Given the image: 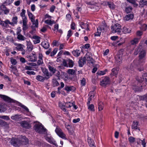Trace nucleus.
<instances>
[{
  "label": "nucleus",
  "mask_w": 147,
  "mask_h": 147,
  "mask_svg": "<svg viewBox=\"0 0 147 147\" xmlns=\"http://www.w3.org/2000/svg\"><path fill=\"white\" fill-rule=\"evenodd\" d=\"M74 88L73 86H65V89L67 92H69L72 90H74Z\"/></svg>",
  "instance_id": "obj_29"
},
{
  "label": "nucleus",
  "mask_w": 147,
  "mask_h": 147,
  "mask_svg": "<svg viewBox=\"0 0 147 147\" xmlns=\"http://www.w3.org/2000/svg\"><path fill=\"white\" fill-rule=\"evenodd\" d=\"M143 78H141V79L139 80L138 81L140 82H142L144 80H145V81L147 82V73H145L143 74L142 75Z\"/></svg>",
  "instance_id": "obj_20"
},
{
  "label": "nucleus",
  "mask_w": 147,
  "mask_h": 147,
  "mask_svg": "<svg viewBox=\"0 0 147 147\" xmlns=\"http://www.w3.org/2000/svg\"><path fill=\"white\" fill-rule=\"evenodd\" d=\"M86 63V62L85 57H83V58L82 57H81L78 61L79 66L80 67H82L83 66L84 64Z\"/></svg>",
  "instance_id": "obj_15"
},
{
  "label": "nucleus",
  "mask_w": 147,
  "mask_h": 147,
  "mask_svg": "<svg viewBox=\"0 0 147 147\" xmlns=\"http://www.w3.org/2000/svg\"><path fill=\"white\" fill-rule=\"evenodd\" d=\"M72 34V31L71 30H70L68 31V34L67 36V40H68L69 38L71 36Z\"/></svg>",
  "instance_id": "obj_59"
},
{
  "label": "nucleus",
  "mask_w": 147,
  "mask_h": 147,
  "mask_svg": "<svg viewBox=\"0 0 147 147\" xmlns=\"http://www.w3.org/2000/svg\"><path fill=\"white\" fill-rule=\"evenodd\" d=\"M10 142L11 144L13 146L16 147L18 146V138H13L11 139Z\"/></svg>",
  "instance_id": "obj_9"
},
{
  "label": "nucleus",
  "mask_w": 147,
  "mask_h": 147,
  "mask_svg": "<svg viewBox=\"0 0 147 147\" xmlns=\"http://www.w3.org/2000/svg\"><path fill=\"white\" fill-rule=\"evenodd\" d=\"M107 5L111 9H114L115 8V5L111 2H107Z\"/></svg>",
  "instance_id": "obj_34"
},
{
  "label": "nucleus",
  "mask_w": 147,
  "mask_h": 147,
  "mask_svg": "<svg viewBox=\"0 0 147 147\" xmlns=\"http://www.w3.org/2000/svg\"><path fill=\"white\" fill-rule=\"evenodd\" d=\"M132 9V8L131 7H126L125 11L127 13H130Z\"/></svg>",
  "instance_id": "obj_50"
},
{
  "label": "nucleus",
  "mask_w": 147,
  "mask_h": 147,
  "mask_svg": "<svg viewBox=\"0 0 147 147\" xmlns=\"http://www.w3.org/2000/svg\"><path fill=\"white\" fill-rule=\"evenodd\" d=\"M129 141L131 143H133L135 141V138L131 136L128 138Z\"/></svg>",
  "instance_id": "obj_53"
},
{
  "label": "nucleus",
  "mask_w": 147,
  "mask_h": 147,
  "mask_svg": "<svg viewBox=\"0 0 147 147\" xmlns=\"http://www.w3.org/2000/svg\"><path fill=\"white\" fill-rule=\"evenodd\" d=\"M72 53L74 56L78 57L80 55V52L79 50H77L73 51H72Z\"/></svg>",
  "instance_id": "obj_28"
},
{
  "label": "nucleus",
  "mask_w": 147,
  "mask_h": 147,
  "mask_svg": "<svg viewBox=\"0 0 147 147\" xmlns=\"http://www.w3.org/2000/svg\"><path fill=\"white\" fill-rule=\"evenodd\" d=\"M46 139V140L51 144L54 145L56 146H58V145L56 143V141L52 137H47Z\"/></svg>",
  "instance_id": "obj_13"
},
{
  "label": "nucleus",
  "mask_w": 147,
  "mask_h": 147,
  "mask_svg": "<svg viewBox=\"0 0 147 147\" xmlns=\"http://www.w3.org/2000/svg\"><path fill=\"white\" fill-rule=\"evenodd\" d=\"M103 106L102 102H100L98 104V109L99 111H101L103 109Z\"/></svg>",
  "instance_id": "obj_46"
},
{
  "label": "nucleus",
  "mask_w": 147,
  "mask_h": 147,
  "mask_svg": "<svg viewBox=\"0 0 147 147\" xmlns=\"http://www.w3.org/2000/svg\"><path fill=\"white\" fill-rule=\"evenodd\" d=\"M18 18L17 16L13 17L12 20V22H10L8 20H7V25H8V24H9L12 26H14L15 24H17L18 22Z\"/></svg>",
  "instance_id": "obj_8"
},
{
  "label": "nucleus",
  "mask_w": 147,
  "mask_h": 147,
  "mask_svg": "<svg viewBox=\"0 0 147 147\" xmlns=\"http://www.w3.org/2000/svg\"><path fill=\"white\" fill-rule=\"evenodd\" d=\"M6 38L8 41L13 42V38L11 36H9L7 37Z\"/></svg>",
  "instance_id": "obj_57"
},
{
  "label": "nucleus",
  "mask_w": 147,
  "mask_h": 147,
  "mask_svg": "<svg viewBox=\"0 0 147 147\" xmlns=\"http://www.w3.org/2000/svg\"><path fill=\"white\" fill-rule=\"evenodd\" d=\"M80 25L82 28L86 29L87 31L89 30V28H88L89 26L88 24L81 22L80 23Z\"/></svg>",
  "instance_id": "obj_16"
},
{
  "label": "nucleus",
  "mask_w": 147,
  "mask_h": 147,
  "mask_svg": "<svg viewBox=\"0 0 147 147\" xmlns=\"http://www.w3.org/2000/svg\"><path fill=\"white\" fill-rule=\"evenodd\" d=\"M52 82L53 86H58L59 85V83L56 79H53Z\"/></svg>",
  "instance_id": "obj_45"
},
{
  "label": "nucleus",
  "mask_w": 147,
  "mask_h": 147,
  "mask_svg": "<svg viewBox=\"0 0 147 147\" xmlns=\"http://www.w3.org/2000/svg\"><path fill=\"white\" fill-rule=\"evenodd\" d=\"M28 144V139L25 136H21L19 137V146L21 144L27 146Z\"/></svg>",
  "instance_id": "obj_3"
},
{
  "label": "nucleus",
  "mask_w": 147,
  "mask_h": 147,
  "mask_svg": "<svg viewBox=\"0 0 147 147\" xmlns=\"http://www.w3.org/2000/svg\"><path fill=\"white\" fill-rule=\"evenodd\" d=\"M138 38H135L132 40L130 41L131 45H134L137 44L138 42Z\"/></svg>",
  "instance_id": "obj_36"
},
{
  "label": "nucleus",
  "mask_w": 147,
  "mask_h": 147,
  "mask_svg": "<svg viewBox=\"0 0 147 147\" xmlns=\"http://www.w3.org/2000/svg\"><path fill=\"white\" fill-rule=\"evenodd\" d=\"M88 142L90 147H96L94 145V142L93 140L91 139H88Z\"/></svg>",
  "instance_id": "obj_40"
},
{
  "label": "nucleus",
  "mask_w": 147,
  "mask_h": 147,
  "mask_svg": "<svg viewBox=\"0 0 147 147\" xmlns=\"http://www.w3.org/2000/svg\"><path fill=\"white\" fill-rule=\"evenodd\" d=\"M19 106L22 107L25 111L27 112H29V110L28 108L20 102H19Z\"/></svg>",
  "instance_id": "obj_41"
},
{
  "label": "nucleus",
  "mask_w": 147,
  "mask_h": 147,
  "mask_svg": "<svg viewBox=\"0 0 147 147\" xmlns=\"http://www.w3.org/2000/svg\"><path fill=\"white\" fill-rule=\"evenodd\" d=\"M110 80L109 78L107 76H105L103 78L102 80L100 82V85L101 86L105 87L108 84L110 83Z\"/></svg>",
  "instance_id": "obj_4"
},
{
  "label": "nucleus",
  "mask_w": 147,
  "mask_h": 147,
  "mask_svg": "<svg viewBox=\"0 0 147 147\" xmlns=\"http://www.w3.org/2000/svg\"><path fill=\"white\" fill-rule=\"evenodd\" d=\"M7 20L5 21H1L0 20V24L3 26L7 28L9 26V25H7Z\"/></svg>",
  "instance_id": "obj_30"
},
{
  "label": "nucleus",
  "mask_w": 147,
  "mask_h": 147,
  "mask_svg": "<svg viewBox=\"0 0 147 147\" xmlns=\"http://www.w3.org/2000/svg\"><path fill=\"white\" fill-rule=\"evenodd\" d=\"M36 79L38 80L41 82H43L45 80H46L45 77H43L40 75L37 76Z\"/></svg>",
  "instance_id": "obj_25"
},
{
  "label": "nucleus",
  "mask_w": 147,
  "mask_h": 147,
  "mask_svg": "<svg viewBox=\"0 0 147 147\" xmlns=\"http://www.w3.org/2000/svg\"><path fill=\"white\" fill-rule=\"evenodd\" d=\"M111 29L112 33H117L120 34L121 32V26L119 24L116 23L114 25L111 26Z\"/></svg>",
  "instance_id": "obj_2"
},
{
  "label": "nucleus",
  "mask_w": 147,
  "mask_h": 147,
  "mask_svg": "<svg viewBox=\"0 0 147 147\" xmlns=\"http://www.w3.org/2000/svg\"><path fill=\"white\" fill-rule=\"evenodd\" d=\"M26 38L24 36L21 34H19V40H24Z\"/></svg>",
  "instance_id": "obj_54"
},
{
  "label": "nucleus",
  "mask_w": 147,
  "mask_h": 147,
  "mask_svg": "<svg viewBox=\"0 0 147 147\" xmlns=\"http://www.w3.org/2000/svg\"><path fill=\"white\" fill-rule=\"evenodd\" d=\"M33 38L35 39V40L33 41L34 44H36L39 43L40 42V37H39L36 36H33Z\"/></svg>",
  "instance_id": "obj_22"
},
{
  "label": "nucleus",
  "mask_w": 147,
  "mask_h": 147,
  "mask_svg": "<svg viewBox=\"0 0 147 147\" xmlns=\"http://www.w3.org/2000/svg\"><path fill=\"white\" fill-rule=\"evenodd\" d=\"M115 58L118 65L119 64L121 63L122 59L121 57L117 56L115 57Z\"/></svg>",
  "instance_id": "obj_43"
},
{
  "label": "nucleus",
  "mask_w": 147,
  "mask_h": 147,
  "mask_svg": "<svg viewBox=\"0 0 147 147\" xmlns=\"http://www.w3.org/2000/svg\"><path fill=\"white\" fill-rule=\"evenodd\" d=\"M6 105L4 104H0V112L5 111L6 109Z\"/></svg>",
  "instance_id": "obj_33"
},
{
  "label": "nucleus",
  "mask_w": 147,
  "mask_h": 147,
  "mask_svg": "<svg viewBox=\"0 0 147 147\" xmlns=\"http://www.w3.org/2000/svg\"><path fill=\"white\" fill-rule=\"evenodd\" d=\"M81 84L82 86H84L86 84V79L83 78L81 80Z\"/></svg>",
  "instance_id": "obj_52"
},
{
  "label": "nucleus",
  "mask_w": 147,
  "mask_h": 147,
  "mask_svg": "<svg viewBox=\"0 0 147 147\" xmlns=\"http://www.w3.org/2000/svg\"><path fill=\"white\" fill-rule=\"evenodd\" d=\"M55 131L57 134L61 138L66 139L65 135L63 133L61 129L57 126L55 130Z\"/></svg>",
  "instance_id": "obj_5"
},
{
  "label": "nucleus",
  "mask_w": 147,
  "mask_h": 147,
  "mask_svg": "<svg viewBox=\"0 0 147 147\" xmlns=\"http://www.w3.org/2000/svg\"><path fill=\"white\" fill-rule=\"evenodd\" d=\"M70 103H71V102H70L66 103L65 104V107L67 108L71 107L73 105L72 103H71V105L70 104Z\"/></svg>",
  "instance_id": "obj_61"
},
{
  "label": "nucleus",
  "mask_w": 147,
  "mask_h": 147,
  "mask_svg": "<svg viewBox=\"0 0 147 147\" xmlns=\"http://www.w3.org/2000/svg\"><path fill=\"white\" fill-rule=\"evenodd\" d=\"M145 5L147 6V0H140L139 3V7H143Z\"/></svg>",
  "instance_id": "obj_17"
},
{
  "label": "nucleus",
  "mask_w": 147,
  "mask_h": 147,
  "mask_svg": "<svg viewBox=\"0 0 147 147\" xmlns=\"http://www.w3.org/2000/svg\"><path fill=\"white\" fill-rule=\"evenodd\" d=\"M146 55V52L145 50H142L139 53V61L142 62L144 60V58Z\"/></svg>",
  "instance_id": "obj_10"
},
{
  "label": "nucleus",
  "mask_w": 147,
  "mask_h": 147,
  "mask_svg": "<svg viewBox=\"0 0 147 147\" xmlns=\"http://www.w3.org/2000/svg\"><path fill=\"white\" fill-rule=\"evenodd\" d=\"M96 74L98 75H104L105 74V71H98Z\"/></svg>",
  "instance_id": "obj_58"
},
{
  "label": "nucleus",
  "mask_w": 147,
  "mask_h": 147,
  "mask_svg": "<svg viewBox=\"0 0 147 147\" xmlns=\"http://www.w3.org/2000/svg\"><path fill=\"white\" fill-rule=\"evenodd\" d=\"M25 13L26 11L23 9H22V12L20 13V16L22 18V20H27L26 17L25 16Z\"/></svg>",
  "instance_id": "obj_21"
},
{
  "label": "nucleus",
  "mask_w": 147,
  "mask_h": 147,
  "mask_svg": "<svg viewBox=\"0 0 147 147\" xmlns=\"http://www.w3.org/2000/svg\"><path fill=\"white\" fill-rule=\"evenodd\" d=\"M42 70L43 74V76H45L46 80L48 79L52 75L51 74L49 73L47 69L45 68H42Z\"/></svg>",
  "instance_id": "obj_6"
},
{
  "label": "nucleus",
  "mask_w": 147,
  "mask_h": 147,
  "mask_svg": "<svg viewBox=\"0 0 147 147\" xmlns=\"http://www.w3.org/2000/svg\"><path fill=\"white\" fill-rule=\"evenodd\" d=\"M88 109L90 111H94V105L92 104L89 105L88 106Z\"/></svg>",
  "instance_id": "obj_47"
},
{
  "label": "nucleus",
  "mask_w": 147,
  "mask_h": 147,
  "mask_svg": "<svg viewBox=\"0 0 147 147\" xmlns=\"http://www.w3.org/2000/svg\"><path fill=\"white\" fill-rule=\"evenodd\" d=\"M34 128L35 131L40 134H44L47 129L45 128L41 123L36 124L34 126Z\"/></svg>",
  "instance_id": "obj_1"
},
{
  "label": "nucleus",
  "mask_w": 147,
  "mask_h": 147,
  "mask_svg": "<svg viewBox=\"0 0 147 147\" xmlns=\"http://www.w3.org/2000/svg\"><path fill=\"white\" fill-rule=\"evenodd\" d=\"M41 45L46 49H48L49 46V43L46 41H45L42 42Z\"/></svg>",
  "instance_id": "obj_19"
},
{
  "label": "nucleus",
  "mask_w": 147,
  "mask_h": 147,
  "mask_svg": "<svg viewBox=\"0 0 147 147\" xmlns=\"http://www.w3.org/2000/svg\"><path fill=\"white\" fill-rule=\"evenodd\" d=\"M28 13L29 17L30 19L31 22L34 21L35 17L33 16L32 14L30 12H28Z\"/></svg>",
  "instance_id": "obj_38"
},
{
  "label": "nucleus",
  "mask_w": 147,
  "mask_h": 147,
  "mask_svg": "<svg viewBox=\"0 0 147 147\" xmlns=\"http://www.w3.org/2000/svg\"><path fill=\"white\" fill-rule=\"evenodd\" d=\"M33 48V46L30 42L27 43V49L29 51H31Z\"/></svg>",
  "instance_id": "obj_32"
},
{
  "label": "nucleus",
  "mask_w": 147,
  "mask_h": 147,
  "mask_svg": "<svg viewBox=\"0 0 147 147\" xmlns=\"http://www.w3.org/2000/svg\"><path fill=\"white\" fill-rule=\"evenodd\" d=\"M140 46H138L136 48L134 52V54L135 55H137L138 54V53L141 50V47Z\"/></svg>",
  "instance_id": "obj_39"
},
{
  "label": "nucleus",
  "mask_w": 147,
  "mask_h": 147,
  "mask_svg": "<svg viewBox=\"0 0 147 147\" xmlns=\"http://www.w3.org/2000/svg\"><path fill=\"white\" fill-rule=\"evenodd\" d=\"M138 122L136 121V122H135L134 121L133 123V124L132 125L131 127L132 129H137L139 130H140V129L139 128H137V126L138 124Z\"/></svg>",
  "instance_id": "obj_27"
},
{
  "label": "nucleus",
  "mask_w": 147,
  "mask_h": 147,
  "mask_svg": "<svg viewBox=\"0 0 147 147\" xmlns=\"http://www.w3.org/2000/svg\"><path fill=\"white\" fill-rule=\"evenodd\" d=\"M13 70V74H15L16 76H18V70L16 68V67L14 66L12 67Z\"/></svg>",
  "instance_id": "obj_44"
},
{
  "label": "nucleus",
  "mask_w": 147,
  "mask_h": 147,
  "mask_svg": "<svg viewBox=\"0 0 147 147\" xmlns=\"http://www.w3.org/2000/svg\"><path fill=\"white\" fill-rule=\"evenodd\" d=\"M0 97L4 101L7 102H14V100H13V99H12L7 96L3 95H0Z\"/></svg>",
  "instance_id": "obj_12"
},
{
  "label": "nucleus",
  "mask_w": 147,
  "mask_h": 147,
  "mask_svg": "<svg viewBox=\"0 0 147 147\" xmlns=\"http://www.w3.org/2000/svg\"><path fill=\"white\" fill-rule=\"evenodd\" d=\"M25 47V46L24 45L21 44H19V51H21L22 52V55L25 54V50L24 49Z\"/></svg>",
  "instance_id": "obj_26"
},
{
  "label": "nucleus",
  "mask_w": 147,
  "mask_h": 147,
  "mask_svg": "<svg viewBox=\"0 0 147 147\" xmlns=\"http://www.w3.org/2000/svg\"><path fill=\"white\" fill-rule=\"evenodd\" d=\"M102 31V28L100 27H98L97 29V32L94 34L95 36H100Z\"/></svg>",
  "instance_id": "obj_35"
},
{
  "label": "nucleus",
  "mask_w": 147,
  "mask_h": 147,
  "mask_svg": "<svg viewBox=\"0 0 147 147\" xmlns=\"http://www.w3.org/2000/svg\"><path fill=\"white\" fill-rule=\"evenodd\" d=\"M118 73V71L117 69L115 68H113L112 69V73L111 74L110 76H115V77H117Z\"/></svg>",
  "instance_id": "obj_24"
},
{
  "label": "nucleus",
  "mask_w": 147,
  "mask_h": 147,
  "mask_svg": "<svg viewBox=\"0 0 147 147\" xmlns=\"http://www.w3.org/2000/svg\"><path fill=\"white\" fill-rule=\"evenodd\" d=\"M67 62L68 64L69 67H73L74 64V61L71 60L69 59L67 60Z\"/></svg>",
  "instance_id": "obj_37"
},
{
  "label": "nucleus",
  "mask_w": 147,
  "mask_h": 147,
  "mask_svg": "<svg viewBox=\"0 0 147 147\" xmlns=\"http://www.w3.org/2000/svg\"><path fill=\"white\" fill-rule=\"evenodd\" d=\"M134 17V15L133 14H128L126 15L124 18V20L128 21L132 19Z\"/></svg>",
  "instance_id": "obj_18"
},
{
  "label": "nucleus",
  "mask_w": 147,
  "mask_h": 147,
  "mask_svg": "<svg viewBox=\"0 0 147 147\" xmlns=\"http://www.w3.org/2000/svg\"><path fill=\"white\" fill-rule=\"evenodd\" d=\"M48 67L49 70L51 72H52L53 74L55 73L56 71V70L54 68L50 65H49Z\"/></svg>",
  "instance_id": "obj_49"
},
{
  "label": "nucleus",
  "mask_w": 147,
  "mask_h": 147,
  "mask_svg": "<svg viewBox=\"0 0 147 147\" xmlns=\"http://www.w3.org/2000/svg\"><path fill=\"white\" fill-rule=\"evenodd\" d=\"M0 117L2 119H6L7 120H8L10 119L8 116H1Z\"/></svg>",
  "instance_id": "obj_62"
},
{
  "label": "nucleus",
  "mask_w": 147,
  "mask_h": 147,
  "mask_svg": "<svg viewBox=\"0 0 147 147\" xmlns=\"http://www.w3.org/2000/svg\"><path fill=\"white\" fill-rule=\"evenodd\" d=\"M57 48H55L53 51L51 53V56L52 57L55 55L57 52Z\"/></svg>",
  "instance_id": "obj_51"
},
{
  "label": "nucleus",
  "mask_w": 147,
  "mask_h": 147,
  "mask_svg": "<svg viewBox=\"0 0 147 147\" xmlns=\"http://www.w3.org/2000/svg\"><path fill=\"white\" fill-rule=\"evenodd\" d=\"M0 10L3 12L5 14H7L9 13V9L7 8L5 5L2 4L0 7Z\"/></svg>",
  "instance_id": "obj_14"
},
{
  "label": "nucleus",
  "mask_w": 147,
  "mask_h": 147,
  "mask_svg": "<svg viewBox=\"0 0 147 147\" xmlns=\"http://www.w3.org/2000/svg\"><path fill=\"white\" fill-rule=\"evenodd\" d=\"M85 56L84 57L85 58L86 61H87L88 63H91L92 64H94V62L93 61V59L92 57V54L89 53H88L86 54Z\"/></svg>",
  "instance_id": "obj_7"
},
{
  "label": "nucleus",
  "mask_w": 147,
  "mask_h": 147,
  "mask_svg": "<svg viewBox=\"0 0 147 147\" xmlns=\"http://www.w3.org/2000/svg\"><path fill=\"white\" fill-rule=\"evenodd\" d=\"M23 21V30H26L28 28V26L27 25V20H22Z\"/></svg>",
  "instance_id": "obj_23"
},
{
  "label": "nucleus",
  "mask_w": 147,
  "mask_h": 147,
  "mask_svg": "<svg viewBox=\"0 0 147 147\" xmlns=\"http://www.w3.org/2000/svg\"><path fill=\"white\" fill-rule=\"evenodd\" d=\"M21 125L23 128L26 129L30 128V125L28 122L26 121H22L20 123Z\"/></svg>",
  "instance_id": "obj_11"
},
{
  "label": "nucleus",
  "mask_w": 147,
  "mask_h": 147,
  "mask_svg": "<svg viewBox=\"0 0 147 147\" xmlns=\"http://www.w3.org/2000/svg\"><path fill=\"white\" fill-rule=\"evenodd\" d=\"M127 1L132 4L134 7H137L138 6V4L136 3L135 0H127Z\"/></svg>",
  "instance_id": "obj_42"
},
{
  "label": "nucleus",
  "mask_w": 147,
  "mask_h": 147,
  "mask_svg": "<svg viewBox=\"0 0 147 147\" xmlns=\"http://www.w3.org/2000/svg\"><path fill=\"white\" fill-rule=\"evenodd\" d=\"M49 27L48 25H46L45 26L43 27L41 29V31L43 32H45L47 30V27Z\"/></svg>",
  "instance_id": "obj_60"
},
{
  "label": "nucleus",
  "mask_w": 147,
  "mask_h": 147,
  "mask_svg": "<svg viewBox=\"0 0 147 147\" xmlns=\"http://www.w3.org/2000/svg\"><path fill=\"white\" fill-rule=\"evenodd\" d=\"M142 100L145 101L146 102H147V93L145 95L142 96L141 97Z\"/></svg>",
  "instance_id": "obj_56"
},
{
  "label": "nucleus",
  "mask_w": 147,
  "mask_h": 147,
  "mask_svg": "<svg viewBox=\"0 0 147 147\" xmlns=\"http://www.w3.org/2000/svg\"><path fill=\"white\" fill-rule=\"evenodd\" d=\"M122 31L125 34L130 33L131 32V30L127 28L124 26L123 28Z\"/></svg>",
  "instance_id": "obj_31"
},
{
  "label": "nucleus",
  "mask_w": 147,
  "mask_h": 147,
  "mask_svg": "<svg viewBox=\"0 0 147 147\" xmlns=\"http://www.w3.org/2000/svg\"><path fill=\"white\" fill-rule=\"evenodd\" d=\"M11 63L13 65H16L17 63L16 60L13 59H11Z\"/></svg>",
  "instance_id": "obj_64"
},
{
  "label": "nucleus",
  "mask_w": 147,
  "mask_h": 147,
  "mask_svg": "<svg viewBox=\"0 0 147 147\" xmlns=\"http://www.w3.org/2000/svg\"><path fill=\"white\" fill-rule=\"evenodd\" d=\"M54 22V21L53 20V21H51V20H46L45 21V23L46 24H49V25H52L53 24Z\"/></svg>",
  "instance_id": "obj_48"
},
{
  "label": "nucleus",
  "mask_w": 147,
  "mask_h": 147,
  "mask_svg": "<svg viewBox=\"0 0 147 147\" xmlns=\"http://www.w3.org/2000/svg\"><path fill=\"white\" fill-rule=\"evenodd\" d=\"M36 144L39 146L42 145L44 144L43 142L38 141H36Z\"/></svg>",
  "instance_id": "obj_63"
},
{
  "label": "nucleus",
  "mask_w": 147,
  "mask_h": 147,
  "mask_svg": "<svg viewBox=\"0 0 147 147\" xmlns=\"http://www.w3.org/2000/svg\"><path fill=\"white\" fill-rule=\"evenodd\" d=\"M68 73L69 74L74 75L75 73V71L73 69H69L68 71Z\"/></svg>",
  "instance_id": "obj_55"
}]
</instances>
